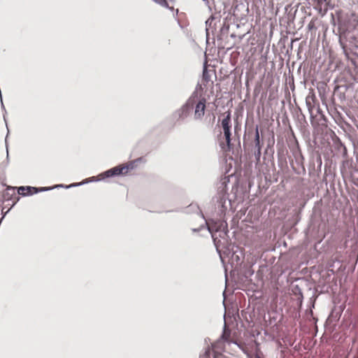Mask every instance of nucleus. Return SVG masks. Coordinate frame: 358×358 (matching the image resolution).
I'll list each match as a JSON object with an SVG mask.
<instances>
[{"label": "nucleus", "mask_w": 358, "mask_h": 358, "mask_svg": "<svg viewBox=\"0 0 358 358\" xmlns=\"http://www.w3.org/2000/svg\"><path fill=\"white\" fill-rule=\"evenodd\" d=\"M140 159L130 161L126 164H123L115 167H113L101 174L104 178L112 177L115 176L126 175L129 171L133 170L136 166V162Z\"/></svg>", "instance_id": "obj_1"}, {"label": "nucleus", "mask_w": 358, "mask_h": 358, "mask_svg": "<svg viewBox=\"0 0 358 358\" xmlns=\"http://www.w3.org/2000/svg\"><path fill=\"white\" fill-rule=\"evenodd\" d=\"M224 118L222 120V127L224 131V136L226 143H221L220 146L223 151H229L231 145V112L229 110L224 113Z\"/></svg>", "instance_id": "obj_2"}, {"label": "nucleus", "mask_w": 358, "mask_h": 358, "mask_svg": "<svg viewBox=\"0 0 358 358\" xmlns=\"http://www.w3.org/2000/svg\"><path fill=\"white\" fill-rule=\"evenodd\" d=\"M50 187H41V188H37L30 186H21L18 187L17 189V194L22 196H28V195H32L34 194H36L39 192L46 191L50 189Z\"/></svg>", "instance_id": "obj_3"}, {"label": "nucleus", "mask_w": 358, "mask_h": 358, "mask_svg": "<svg viewBox=\"0 0 358 358\" xmlns=\"http://www.w3.org/2000/svg\"><path fill=\"white\" fill-rule=\"evenodd\" d=\"M2 196L3 200L12 201L13 203H15L19 200V197L16 194V189L13 187H8L3 191Z\"/></svg>", "instance_id": "obj_4"}, {"label": "nucleus", "mask_w": 358, "mask_h": 358, "mask_svg": "<svg viewBox=\"0 0 358 358\" xmlns=\"http://www.w3.org/2000/svg\"><path fill=\"white\" fill-rule=\"evenodd\" d=\"M206 110V99H202L200 100L195 106L194 118L201 119L205 114Z\"/></svg>", "instance_id": "obj_5"}, {"label": "nucleus", "mask_w": 358, "mask_h": 358, "mask_svg": "<svg viewBox=\"0 0 358 358\" xmlns=\"http://www.w3.org/2000/svg\"><path fill=\"white\" fill-rule=\"evenodd\" d=\"M207 226L208 231L212 234V237L214 238V233L220 231L223 225L222 222L220 221H215L213 220H210L207 221Z\"/></svg>", "instance_id": "obj_6"}, {"label": "nucleus", "mask_w": 358, "mask_h": 358, "mask_svg": "<svg viewBox=\"0 0 358 358\" xmlns=\"http://www.w3.org/2000/svg\"><path fill=\"white\" fill-rule=\"evenodd\" d=\"M230 336H231L230 331L229 329H224V332L222 336V338L227 342H229Z\"/></svg>", "instance_id": "obj_7"}, {"label": "nucleus", "mask_w": 358, "mask_h": 358, "mask_svg": "<svg viewBox=\"0 0 358 358\" xmlns=\"http://www.w3.org/2000/svg\"><path fill=\"white\" fill-rule=\"evenodd\" d=\"M255 141L256 146L258 147V150H260V146H259L260 140H259V134L258 127L256 128Z\"/></svg>", "instance_id": "obj_8"}, {"label": "nucleus", "mask_w": 358, "mask_h": 358, "mask_svg": "<svg viewBox=\"0 0 358 358\" xmlns=\"http://www.w3.org/2000/svg\"><path fill=\"white\" fill-rule=\"evenodd\" d=\"M203 80L207 83L210 80V78L206 68L204 69L203 72Z\"/></svg>", "instance_id": "obj_9"}, {"label": "nucleus", "mask_w": 358, "mask_h": 358, "mask_svg": "<svg viewBox=\"0 0 358 358\" xmlns=\"http://www.w3.org/2000/svg\"><path fill=\"white\" fill-rule=\"evenodd\" d=\"M238 346L241 348V350L243 351L245 354L249 355V351L246 346H245L244 345H238Z\"/></svg>", "instance_id": "obj_10"}, {"label": "nucleus", "mask_w": 358, "mask_h": 358, "mask_svg": "<svg viewBox=\"0 0 358 358\" xmlns=\"http://www.w3.org/2000/svg\"><path fill=\"white\" fill-rule=\"evenodd\" d=\"M220 344V341H218V342H217V343H214V344L213 345V349H214V350H215V352H217V351H216V348H217V347Z\"/></svg>", "instance_id": "obj_11"}, {"label": "nucleus", "mask_w": 358, "mask_h": 358, "mask_svg": "<svg viewBox=\"0 0 358 358\" xmlns=\"http://www.w3.org/2000/svg\"><path fill=\"white\" fill-rule=\"evenodd\" d=\"M313 27H314V23H313V22H310L308 24V29H313Z\"/></svg>", "instance_id": "obj_12"}, {"label": "nucleus", "mask_w": 358, "mask_h": 358, "mask_svg": "<svg viewBox=\"0 0 358 358\" xmlns=\"http://www.w3.org/2000/svg\"><path fill=\"white\" fill-rule=\"evenodd\" d=\"M258 358H260V357H258Z\"/></svg>", "instance_id": "obj_13"}]
</instances>
